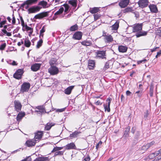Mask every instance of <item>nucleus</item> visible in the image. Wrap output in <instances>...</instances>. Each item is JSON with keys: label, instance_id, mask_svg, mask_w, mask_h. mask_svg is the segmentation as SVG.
Instances as JSON below:
<instances>
[{"label": "nucleus", "instance_id": "nucleus-25", "mask_svg": "<svg viewBox=\"0 0 161 161\" xmlns=\"http://www.w3.org/2000/svg\"><path fill=\"white\" fill-rule=\"evenodd\" d=\"M156 156H157L154 159V161H158L161 159V149L155 152Z\"/></svg>", "mask_w": 161, "mask_h": 161}, {"label": "nucleus", "instance_id": "nucleus-54", "mask_svg": "<svg viewBox=\"0 0 161 161\" xmlns=\"http://www.w3.org/2000/svg\"><path fill=\"white\" fill-rule=\"evenodd\" d=\"M102 142L101 141H99L96 146V148L97 149L100 147L102 144Z\"/></svg>", "mask_w": 161, "mask_h": 161}, {"label": "nucleus", "instance_id": "nucleus-8", "mask_svg": "<svg viewBox=\"0 0 161 161\" xmlns=\"http://www.w3.org/2000/svg\"><path fill=\"white\" fill-rule=\"evenodd\" d=\"M49 11L43 12L36 15L34 18L36 19H41L48 16V13Z\"/></svg>", "mask_w": 161, "mask_h": 161}, {"label": "nucleus", "instance_id": "nucleus-31", "mask_svg": "<svg viewBox=\"0 0 161 161\" xmlns=\"http://www.w3.org/2000/svg\"><path fill=\"white\" fill-rule=\"evenodd\" d=\"M25 113H19L17 116L16 119L17 121L19 122L20 121L22 118L25 116Z\"/></svg>", "mask_w": 161, "mask_h": 161}, {"label": "nucleus", "instance_id": "nucleus-63", "mask_svg": "<svg viewBox=\"0 0 161 161\" xmlns=\"http://www.w3.org/2000/svg\"><path fill=\"white\" fill-rule=\"evenodd\" d=\"M136 130V128L135 127H133L131 129V132L133 134H134Z\"/></svg>", "mask_w": 161, "mask_h": 161}, {"label": "nucleus", "instance_id": "nucleus-58", "mask_svg": "<svg viewBox=\"0 0 161 161\" xmlns=\"http://www.w3.org/2000/svg\"><path fill=\"white\" fill-rule=\"evenodd\" d=\"M90 160V158L88 155L86 157L84 158L83 160L85 161H89Z\"/></svg>", "mask_w": 161, "mask_h": 161}, {"label": "nucleus", "instance_id": "nucleus-18", "mask_svg": "<svg viewBox=\"0 0 161 161\" xmlns=\"http://www.w3.org/2000/svg\"><path fill=\"white\" fill-rule=\"evenodd\" d=\"M14 103L15 110L17 111H20L21 108V105L19 101H15L14 102Z\"/></svg>", "mask_w": 161, "mask_h": 161}, {"label": "nucleus", "instance_id": "nucleus-37", "mask_svg": "<svg viewBox=\"0 0 161 161\" xmlns=\"http://www.w3.org/2000/svg\"><path fill=\"white\" fill-rule=\"evenodd\" d=\"M78 26L77 24H75L74 25L71 26L69 29V30L70 31H75L78 29Z\"/></svg>", "mask_w": 161, "mask_h": 161}, {"label": "nucleus", "instance_id": "nucleus-30", "mask_svg": "<svg viewBox=\"0 0 161 161\" xmlns=\"http://www.w3.org/2000/svg\"><path fill=\"white\" fill-rule=\"evenodd\" d=\"M119 21H116L115 23L112 25V28L113 30H117L119 27Z\"/></svg>", "mask_w": 161, "mask_h": 161}, {"label": "nucleus", "instance_id": "nucleus-46", "mask_svg": "<svg viewBox=\"0 0 161 161\" xmlns=\"http://www.w3.org/2000/svg\"><path fill=\"white\" fill-rule=\"evenodd\" d=\"M45 27L44 26H43L40 31V37L41 36L43 37V33L44 32H45Z\"/></svg>", "mask_w": 161, "mask_h": 161}, {"label": "nucleus", "instance_id": "nucleus-12", "mask_svg": "<svg viewBox=\"0 0 161 161\" xmlns=\"http://www.w3.org/2000/svg\"><path fill=\"white\" fill-rule=\"evenodd\" d=\"M82 33L80 31H77L73 35V38L75 40H80L82 37Z\"/></svg>", "mask_w": 161, "mask_h": 161}, {"label": "nucleus", "instance_id": "nucleus-7", "mask_svg": "<svg viewBox=\"0 0 161 161\" xmlns=\"http://www.w3.org/2000/svg\"><path fill=\"white\" fill-rule=\"evenodd\" d=\"M23 73V70L21 69H18L14 75V77L17 79L21 78L22 75Z\"/></svg>", "mask_w": 161, "mask_h": 161}, {"label": "nucleus", "instance_id": "nucleus-64", "mask_svg": "<svg viewBox=\"0 0 161 161\" xmlns=\"http://www.w3.org/2000/svg\"><path fill=\"white\" fill-rule=\"evenodd\" d=\"M15 23V19L14 16V15L13 14V19L12 20V23L13 24H14Z\"/></svg>", "mask_w": 161, "mask_h": 161}, {"label": "nucleus", "instance_id": "nucleus-49", "mask_svg": "<svg viewBox=\"0 0 161 161\" xmlns=\"http://www.w3.org/2000/svg\"><path fill=\"white\" fill-rule=\"evenodd\" d=\"M63 6L65 8V10H64L65 12H68L69 8V5L67 4H64L63 5Z\"/></svg>", "mask_w": 161, "mask_h": 161}, {"label": "nucleus", "instance_id": "nucleus-40", "mask_svg": "<svg viewBox=\"0 0 161 161\" xmlns=\"http://www.w3.org/2000/svg\"><path fill=\"white\" fill-rule=\"evenodd\" d=\"M64 153V151H56L55 152V153H54V156H56L57 155H63V153Z\"/></svg>", "mask_w": 161, "mask_h": 161}, {"label": "nucleus", "instance_id": "nucleus-20", "mask_svg": "<svg viewBox=\"0 0 161 161\" xmlns=\"http://www.w3.org/2000/svg\"><path fill=\"white\" fill-rule=\"evenodd\" d=\"M37 110L35 111V112H37L38 114H41L44 113L45 111V110L42 106H38L36 107Z\"/></svg>", "mask_w": 161, "mask_h": 161}, {"label": "nucleus", "instance_id": "nucleus-33", "mask_svg": "<svg viewBox=\"0 0 161 161\" xmlns=\"http://www.w3.org/2000/svg\"><path fill=\"white\" fill-rule=\"evenodd\" d=\"M130 126H128L126 128L125 130L124 131V136L125 137L128 136L129 135V133L130 131Z\"/></svg>", "mask_w": 161, "mask_h": 161}, {"label": "nucleus", "instance_id": "nucleus-1", "mask_svg": "<svg viewBox=\"0 0 161 161\" xmlns=\"http://www.w3.org/2000/svg\"><path fill=\"white\" fill-rule=\"evenodd\" d=\"M96 57L102 59H106V50H97L96 52Z\"/></svg>", "mask_w": 161, "mask_h": 161}, {"label": "nucleus", "instance_id": "nucleus-17", "mask_svg": "<svg viewBox=\"0 0 161 161\" xmlns=\"http://www.w3.org/2000/svg\"><path fill=\"white\" fill-rule=\"evenodd\" d=\"M104 40L105 42L107 43H110L113 41L112 36L108 34H107V35L104 38Z\"/></svg>", "mask_w": 161, "mask_h": 161}, {"label": "nucleus", "instance_id": "nucleus-55", "mask_svg": "<svg viewBox=\"0 0 161 161\" xmlns=\"http://www.w3.org/2000/svg\"><path fill=\"white\" fill-rule=\"evenodd\" d=\"M149 114V111L148 110H147L144 113V118H147V117Z\"/></svg>", "mask_w": 161, "mask_h": 161}, {"label": "nucleus", "instance_id": "nucleus-52", "mask_svg": "<svg viewBox=\"0 0 161 161\" xmlns=\"http://www.w3.org/2000/svg\"><path fill=\"white\" fill-rule=\"evenodd\" d=\"M149 148L148 146L147 145V144L144 145L142 146L141 147V149L144 150H146Z\"/></svg>", "mask_w": 161, "mask_h": 161}, {"label": "nucleus", "instance_id": "nucleus-11", "mask_svg": "<svg viewBox=\"0 0 161 161\" xmlns=\"http://www.w3.org/2000/svg\"><path fill=\"white\" fill-rule=\"evenodd\" d=\"M37 0H27L21 5V7H24L25 5H31L36 3Z\"/></svg>", "mask_w": 161, "mask_h": 161}, {"label": "nucleus", "instance_id": "nucleus-28", "mask_svg": "<svg viewBox=\"0 0 161 161\" xmlns=\"http://www.w3.org/2000/svg\"><path fill=\"white\" fill-rule=\"evenodd\" d=\"M80 133V132L75 131L72 134H70V137L72 138L77 137Z\"/></svg>", "mask_w": 161, "mask_h": 161}, {"label": "nucleus", "instance_id": "nucleus-53", "mask_svg": "<svg viewBox=\"0 0 161 161\" xmlns=\"http://www.w3.org/2000/svg\"><path fill=\"white\" fill-rule=\"evenodd\" d=\"M31 158L30 156L27 157L26 158L22 160L21 161H31Z\"/></svg>", "mask_w": 161, "mask_h": 161}, {"label": "nucleus", "instance_id": "nucleus-19", "mask_svg": "<svg viewBox=\"0 0 161 161\" xmlns=\"http://www.w3.org/2000/svg\"><path fill=\"white\" fill-rule=\"evenodd\" d=\"M41 64H35L31 65V69L33 71H36L40 69Z\"/></svg>", "mask_w": 161, "mask_h": 161}, {"label": "nucleus", "instance_id": "nucleus-16", "mask_svg": "<svg viewBox=\"0 0 161 161\" xmlns=\"http://www.w3.org/2000/svg\"><path fill=\"white\" fill-rule=\"evenodd\" d=\"M149 7L151 12L157 13L158 10L156 6L154 4H151L149 6Z\"/></svg>", "mask_w": 161, "mask_h": 161}, {"label": "nucleus", "instance_id": "nucleus-14", "mask_svg": "<svg viewBox=\"0 0 161 161\" xmlns=\"http://www.w3.org/2000/svg\"><path fill=\"white\" fill-rule=\"evenodd\" d=\"M130 0H124L121 1L119 3V6L122 8L126 7L129 3Z\"/></svg>", "mask_w": 161, "mask_h": 161}, {"label": "nucleus", "instance_id": "nucleus-29", "mask_svg": "<svg viewBox=\"0 0 161 161\" xmlns=\"http://www.w3.org/2000/svg\"><path fill=\"white\" fill-rule=\"evenodd\" d=\"M54 125V124L52 123H48L45 126V130H49Z\"/></svg>", "mask_w": 161, "mask_h": 161}, {"label": "nucleus", "instance_id": "nucleus-36", "mask_svg": "<svg viewBox=\"0 0 161 161\" xmlns=\"http://www.w3.org/2000/svg\"><path fill=\"white\" fill-rule=\"evenodd\" d=\"M25 46L27 47H29L31 45V42L28 39L26 38L25 41Z\"/></svg>", "mask_w": 161, "mask_h": 161}, {"label": "nucleus", "instance_id": "nucleus-45", "mask_svg": "<svg viewBox=\"0 0 161 161\" xmlns=\"http://www.w3.org/2000/svg\"><path fill=\"white\" fill-rule=\"evenodd\" d=\"M156 157H157V156H156L155 152L154 153H151L148 156V157L150 159H153Z\"/></svg>", "mask_w": 161, "mask_h": 161}, {"label": "nucleus", "instance_id": "nucleus-13", "mask_svg": "<svg viewBox=\"0 0 161 161\" xmlns=\"http://www.w3.org/2000/svg\"><path fill=\"white\" fill-rule=\"evenodd\" d=\"M111 100L112 99L110 97L108 98L106 100L107 101H108L107 103V105L104 104V106L105 109V110H107L108 112H109L110 110V106Z\"/></svg>", "mask_w": 161, "mask_h": 161}, {"label": "nucleus", "instance_id": "nucleus-26", "mask_svg": "<svg viewBox=\"0 0 161 161\" xmlns=\"http://www.w3.org/2000/svg\"><path fill=\"white\" fill-rule=\"evenodd\" d=\"M95 62L93 60H90L89 61L88 67L90 70L93 69L95 66Z\"/></svg>", "mask_w": 161, "mask_h": 161}, {"label": "nucleus", "instance_id": "nucleus-62", "mask_svg": "<svg viewBox=\"0 0 161 161\" xmlns=\"http://www.w3.org/2000/svg\"><path fill=\"white\" fill-rule=\"evenodd\" d=\"M161 55V50H160L158 52H157V54L155 56V58H157L160 56Z\"/></svg>", "mask_w": 161, "mask_h": 161}, {"label": "nucleus", "instance_id": "nucleus-32", "mask_svg": "<svg viewBox=\"0 0 161 161\" xmlns=\"http://www.w3.org/2000/svg\"><path fill=\"white\" fill-rule=\"evenodd\" d=\"M82 45L86 46H90L92 44V42L88 41H84L81 42Z\"/></svg>", "mask_w": 161, "mask_h": 161}, {"label": "nucleus", "instance_id": "nucleus-22", "mask_svg": "<svg viewBox=\"0 0 161 161\" xmlns=\"http://www.w3.org/2000/svg\"><path fill=\"white\" fill-rule=\"evenodd\" d=\"M49 157H39L36 158L34 161H49Z\"/></svg>", "mask_w": 161, "mask_h": 161}, {"label": "nucleus", "instance_id": "nucleus-47", "mask_svg": "<svg viewBox=\"0 0 161 161\" xmlns=\"http://www.w3.org/2000/svg\"><path fill=\"white\" fill-rule=\"evenodd\" d=\"M153 86L151 85L150 86V96L152 97L153 95Z\"/></svg>", "mask_w": 161, "mask_h": 161}, {"label": "nucleus", "instance_id": "nucleus-3", "mask_svg": "<svg viewBox=\"0 0 161 161\" xmlns=\"http://www.w3.org/2000/svg\"><path fill=\"white\" fill-rule=\"evenodd\" d=\"M143 24H137L134 25L132 26V31L133 32L136 33L140 30H142V28Z\"/></svg>", "mask_w": 161, "mask_h": 161}, {"label": "nucleus", "instance_id": "nucleus-61", "mask_svg": "<svg viewBox=\"0 0 161 161\" xmlns=\"http://www.w3.org/2000/svg\"><path fill=\"white\" fill-rule=\"evenodd\" d=\"M20 19L21 21V25L23 27H24L25 26L24 22L22 17L21 16L20 17Z\"/></svg>", "mask_w": 161, "mask_h": 161}, {"label": "nucleus", "instance_id": "nucleus-50", "mask_svg": "<svg viewBox=\"0 0 161 161\" xmlns=\"http://www.w3.org/2000/svg\"><path fill=\"white\" fill-rule=\"evenodd\" d=\"M25 29H26V30H27V31H31V32H30V33L31 34H32V32H33V29H32L31 28V27H28L27 25H26L25 26Z\"/></svg>", "mask_w": 161, "mask_h": 161}, {"label": "nucleus", "instance_id": "nucleus-59", "mask_svg": "<svg viewBox=\"0 0 161 161\" xmlns=\"http://www.w3.org/2000/svg\"><path fill=\"white\" fill-rule=\"evenodd\" d=\"M142 92L140 90L137 91L136 92V93L138 94V96L139 97H141L142 95Z\"/></svg>", "mask_w": 161, "mask_h": 161}, {"label": "nucleus", "instance_id": "nucleus-39", "mask_svg": "<svg viewBox=\"0 0 161 161\" xmlns=\"http://www.w3.org/2000/svg\"><path fill=\"white\" fill-rule=\"evenodd\" d=\"M63 148V147H54L51 151V153H53L55 152L58 151L62 149Z\"/></svg>", "mask_w": 161, "mask_h": 161}, {"label": "nucleus", "instance_id": "nucleus-15", "mask_svg": "<svg viewBox=\"0 0 161 161\" xmlns=\"http://www.w3.org/2000/svg\"><path fill=\"white\" fill-rule=\"evenodd\" d=\"M42 135L43 133L41 131H38L37 133H36L35 134L34 137V139L35 142L41 139Z\"/></svg>", "mask_w": 161, "mask_h": 161}, {"label": "nucleus", "instance_id": "nucleus-41", "mask_svg": "<svg viewBox=\"0 0 161 161\" xmlns=\"http://www.w3.org/2000/svg\"><path fill=\"white\" fill-rule=\"evenodd\" d=\"M57 61L56 59H54L51 60L49 62V64H50L51 67L53 66V65L56 64Z\"/></svg>", "mask_w": 161, "mask_h": 161}, {"label": "nucleus", "instance_id": "nucleus-57", "mask_svg": "<svg viewBox=\"0 0 161 161\" xmlns=\"http://www.w3.org/2000/svg\"><path fill=\"white\" fill-rule=\"evenodd\" d=\"M154 143H155V142L154 141H152L151 142L147 144V145L149 147V148L152 146L154 145Z\"/></svg>", "mask_w": 161, "mask_h": 161}, {"label": "nucleus", "instance_id": "nucleus-35", "mask_svg": "<svg viewBox=\"0 0 161 161\" xmlns=\"http://www.w3.org/2000/svg\"><path fill=\"white\" fill-rule=\"evenodd\" d=\"M64 9L63 7H61L59 10L57 12H56L55 14H54V16H56L57 15H59L61 14L64 11Z\"/></svg>", "mask_w": 161, "mask_h": 161}, {"label": "nucleus", "instance_id": "nucleus-48", "mask_svg": "<svg viewBox=\"0 0 161 161\" xmlns=\"http://www.w3.org/2000/svg\"><path fill=\"white\" fill-rule=\"evenodd\" d=\"M6 43H3L1 44H0V50H4L6 47Z\"/></svg>", "mask_w": 161, "mask_h": 161}, {"label": "nucleus", "instance_id": "nucleus-10", "mask_svg": "<svg viewBox=\"0 0 161 161\" xmlns=\"http://www.w3.org/2000/svg\"><path fill=\"white\" fill-rule=\"evenodd\" d=\"M148 32V31H145L142 30H140L136 33L135 36L136 38H138L142 36H145L147 35Z\"/></svg>", "mask_w": 161, "mask_h": 161}, {"label": "nucleus", "instance_id": "nucleus-2", "mask_svg": "<svg viewBox=\"0 0 161 161\" xmlns=\"http://www.w3.org/2000/svg\"><path fill=\"white\" fill-rule=\"evenodd\" d=\"M31 84L28 82H24L21 85L20 91L24 92H28L30 87Z\"/></svg>", "mask_w": 161, "mask_h": 161}, {"label": "nucleus", "instance_id": "nucleus-9", "mask_svg": "<svg viewBox=\"0 0 161 161\" xmlns=\"http://www.w3.org/2000/svg\"><path fill=\"white\" fill-rule=\"evenodd\" d=\"M65 150L76 149V147L75 144L73 142L68 143L64 147Z\"/></svg>", "mask_w": 161, "mask_h": 161}, {"label": "nucleus", "instance_id": "nucleus-4", "mask_svg": "<svg viewBox=\"0 0 161 161\" xmlns=\"http://www.w3.org/2000/svg\"><path fill=\"white\" fill-rule=\"evenodd\" d=\"M138 4L140 7L143 8L148 5L149 2L147 0H139Z\"/></svg>", "mask_w": 161, "mask_h": 161}, {"label": "nucleus", "instance_id": "nucleus-24", "mask_svg": "<svg viewBox=\"0 0 161 161\" xmlns=\"http://www.w3.org/2000/svg\"><path fill=\"white\" fill-rule=\"evenodd\" d=\"M74 86H69L67 88L65 89L64 91V93L67 95L70 94L72 90L74 88Z\"/></svg>", "mask_w": 161, "mask_h": 161}, {"label": "nucleus", "instance_id": "nucleus-21", "mask_svg": "<svg viewBox=\"0 0 161 161\" xmlns=\"http://www.w3.org/2000/svg\"><path fill=\"white\" fill-rule=\"evenodd\" d=\"M118 49L120 52L124 53L126 52L128 47L126 46L120 45L118 46Z\"/></svg>", "mask_w": 161, "mask_h": 161}, {"label": "nucleus", "instance_id": "nucleus-5", "mask_svg": "<svg viewBox=\"0 0 161 161\" xmlns=\"http://www.w3.org/2000/svg\"><path fill=\"white\" fill-rule=\"evenodd\" d=\"M48 72L51 75H54L58 74L59 72V70L57 67L52 66L48 69Z\"/></svg>", "mask_w": 161, "mask_h": 161}, {"label": "nucleus", "instance_id": "nucleus-43", "mask_svg": "<svg viewBox=\"0 0 161 161\" xmlns=\"http://www.w3.org/2000/svg\"><path fill=\"white\" fill-rule=\"evenodd\" d=\"M43 43V40L42 39L40 40L37 43V44L36 45V48H40V47L42 46V44Z\"/></svg>", "mask_w": 161, "mask_h": 161}, {"label": "nucleus", "instance_id": "nucleus-34", "mask_svg": "<svg viewBox=\"0 0 161 161\" xmlns=\"http://www.w3.org/2000/svg\"><path fill=\"white\" fill-rule=\"evenodd\" d=\"M77 1L76 0H69L68 1V3L71 5L73 7H76L77 6Z\"/></svg>", "mask_w": 161, "mask_h": 161}, {"label": "nucleus", "instance_id": "nucleus-27", "mask_svg": "<svg viewBox=\"0 0 161 161\" xmlns=\"http://www.w3.org/2000/svg\"><path fill=\"white\" fill-rule=\"evenodd\" d=\"M47 2L44 1H41L39 2L38 5L42 6L43 8H46L48 7L47 6Z\"/></svg>", "mask_w": 161, "mask_h": 161}, {"label": "nucleus", "instance_id": "nucleus-56", "mask_svg": "<svg viewBox=\"0 0 161 161\" xmlns=\"http://www.w3.org/2000/svg\"><path fill=\"white\" fill-rule=\"evenodd\" d=\"M6 22V20H3L0 23V28L3 27V25H4Z\"/></svg>", "mask_w": 161, "mask_h": 161}, {"label": "nucleus", "instance_id": "nucleus-38", "mask_svg": "<svg viewBox=\"0 0 161 161\" xmlns=\"http://www.w3.org/2000/svg\"><path fill=\"white\" fill-rule=\"evenodd\" d=\"M99 10V9L98 8L95 7L90 10V12L92 14H95L98 12Z\"/></svg>", "mask_w": 161, "mask_h": 161}, {"label": "nucleus", "instance_id": "nucleus-51", "mask_svg": "<svg viewBox=\"0 0 161 161\" xmlns=\"http://www.w3.org/2000/svg\"><path fill=\"white\" fill-rule=\"evenodd\" d=\"M109 61L107 62L105 65L104 68L105 69H108L109 68Z\"/></svg>", "mask_w": 161, "mask_h": 161}, {"label": "nucleus", "instance_id": "nucleus-60", "mask_svg": "<svg viewBox=\"0 0 161 161\" xmlns=\"http://www.w3.org/2000/svg\"><path fill=\"white\" fill-rule=\"evenodd\" d=\"M147 61V60L146 59H144L142 60L139 61L137 62V63L138 64H140L142 63H145Z\"/></svg>", "mask_w": 161, "mask_h": 161}, {"label": "nucleus", "instance_id": "nucleus-23", "mask_svg": "<svg viewBox=\"0 0 161 161\" xmlns=\"http://www.w3.org/2000/svg\"><path fill=\"white\" fill-rule=\"evenodd\" d=\"M36 142H35V139L34 140H29L26 142V144L28 147H31L34 146L35 145Z\"/></svg>", "mask_w": 161, "mask_h": 161}, {"label": "nucleus", "instance_id": "nucleus-44", "mask_svg": "<svg viewBox=\"0 0 161 161\" xmlns=\"http://www.w3.org/2000/svg\"><path fill=\"white\" fill-rule=\"evenodd\" d=\"M132 11V8L130 7H128L125 8L124 10V12L125 13H126L129 12H131Z\"/></svg>", "mask_w": 161, "mask_h": 161}, {"label": "nucleus", "instance_id": "nucleus-42", "mask_svg": "<svg viewBox=\"0 0 161 161\" xmlns=\"http://www.w3.org/2000/svg\"><path fill=\"white\" fill-rule=\"evenodd\" d=\"M141 135V132L139 131H136V133L135 135V139H138Z\"/></svg>", "mask_w": 161, "mask_h": 161}, {"label": "nucleus", "instance_id": "nucleus-6", "mask_svg": "<svg viewBox=\"0 0 161 161\" xmlns=\"http://www.w3.org/2000/svg\"><path fill=\"white\" fill-rule=\"evenodd\" d=\"M42 7H40L38 6H33L29 8L28 10V14L35 13L40 11Z\"/></svg>", "mask_w": 161, "mask_h": 161}]
</instances>
